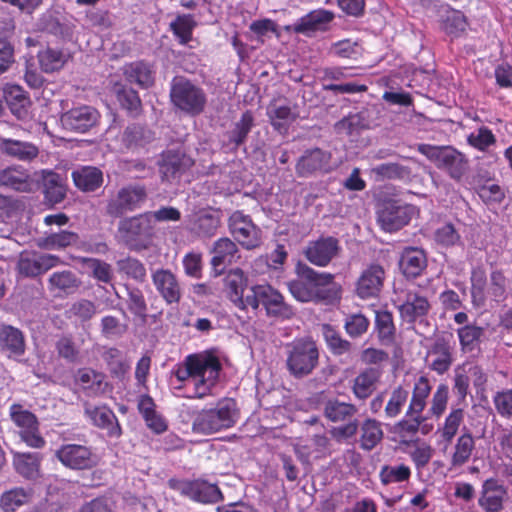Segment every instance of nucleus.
<instances>
[{"mask_svg":"<svg viewBox=\"0 0 512 512\" xmlns=\"http://www.w3.org/2000/svg\"><path fill=\"white\" fill-rule=\"evenodd\" d=\"M0 147L4 153L20 161L30 162L39 155V148L30 142L4 139Z\"/></svg>","mask_w":512,"mask_h":512,"instance_id":"obj_38","label":"nucleus"},{"mask_svg":"<svg viewBox=\"0 0 512 512\" xmlns=\"http://www.w3.org/2000/svg\"><path fill=\"white\" fill-rule=\"evenodd\" d=\"M168 484L173 490L179 491L182 495L198 502L214 503L221 498L219 488L206 481H183L170 479Z\"/></svg>","mask_w":512,"mask_h":512,"instance_id":"obj_17","label":"nucleus"},{"mask_svg":"<svg viewBox=\"0 0 512 512\" xmlns=\"http://www.w3.org/2000/svg\"><path fill=\"white\" fill-rule=\"evenodd\" d=\"M151 278L156 290L167 304L180 301L181 287L176 276L170 270L157 269L152 273Z\"/></svg>","mask_w":512,"mask_h":512,"instance_id":"obj_25","label":"nucleus"},{"mask_svg":"<svg viewBox=\"0 0 512 512\" xmlns=\"http://www.w3.org/2000/svg\"><path fill=\"white\" fill-rule=\"evenodd\" d=\"M0 185L19 192H31L32 180L25 169L18 166L8 167L0 171Z\"/></svg>","mask_w":512,"mask_h":512,"instance_id":"obj_35","label":"nucleus"},{"mask_svg":"<svg viewBox=\"0 0 512 512\" xmlns=\"http://www.w3.org/2000/svg\"><path fill=\"white\" fill-rule=\"evenodd\" d=\"M382 375L379 367H369L361 371L353 380L352 392L359 400L369 398L376 390L377 383Z\"/></svg>","mask_w":512,"mask_h":512,"instance_id":"obj_31","label":"nucleus"},{"mask_svg":"<svg viewBox=\"0 0 512 512\" xmlns=\"http://www.w3.org/2000/svg\"><path fill=\"white\" fill-rule=\"evenodd\" d=\"M170 98L175 107L191 116L202 113L206 105L204 91L183 77L173 79Z\"/></svg>","mask_w":512,"mask_h":512,"instance_id":"obj_7","label":"nucleus"},{"mask_svg":"<svg viewBox=\"0 0 512 512\" xmlns=\"http://www.w3.org/2000/svg\"><path fill=\"white\" fill-rule=\"evenodd\" d=\"M334 14L328 10L318 9L301 17L294 25L295 33L310 36L316 31L326 30L327 25L333 20Z\"/></svg>","mask_w":512,"mask_h":512,"instance_id":"obj_29","label":"nucleus"},{"mask_svg":"<svg viewBox=\"0 0 512 512\" xmlns=\"http://www.w3.org/2000/svg\"><path fill=\"white\" fill-rule=\"evenodd\" d=\"M417 150L454 180L459 181L468 169L465 155L451 146L419 144Z\"/></svg>","mask_w":512,"mask_h":512,"instance_id":"obj_4","label":"nucleus"},{"mask_svg":"<svg viewBox=\"0 0 512 512\" xmlns=\"http://www.w3.org/2000/svg\"><path fill=\"white\" fill-rule=\"evenodd\" d=\"M431 386L425 376H421L415 383L412 399L407 410V415L421 414L426 405V398L430 394Z\"/></svg>","mask_w":512,"mask_h":512,"instance_id":"obj_51","label":"nucleus"},{"mask_svg":"<svg viewBox=\"0 0 512 512\" xmlns=\"http://www.w3.org/2000/svg\"><path fill=\"white\" fill-rule=\"evenodd\" d=\"M225 291L229 299L239 308L245 309L247 303L243 296L247 286V278L240 268L230 270L224 278Z\"/></svg>","mask_w":512,"mask_h":512,"instance_id":"obj_32","label":"nucleus"},{"mask_svg":"<svg viewBox=\"0 0 512 512\" xmlns=\"http://www.w3.org/2000/svg\"><path fill=\"white\" fill-rule=\"evenodd\" d=\"M254 126V116L251 111H245L241 118L234 124L232 130L228 132L229 143L235 148L242 145L252 127Z\"/></svg>","mask_w":512,"mask_h":512,"instance_id":"obj_49","label":"nucleus"},{"mask_svg":"<svg viewBox=\"0 0 512 512\" xmlns=\"http://www.w3.org/2000/svg\"><path fill=\"white\" fill-rule=\"evenodd\" d=\"M237 420V412L233 401L219 403L215 408L202 410L193 421L196 433L212 434L231 428Z\"/></svg>","mask_w":512,"mask_h":512,"instance_id":"obj_5","label":"nucleus"},{"mask_svg":"<svg viewBox=\"0 0 512 512\" xmlns=\"http://www.w3.org/2000/svg\"><path fill=\"white\" fill-rule=\"evenodd\" d=\"M149 221L142 215L120 221L118 232L123 242L133 250H139L138 240L148 234Z\"/></svg>","mask_w":512,"mask_h":512,"instance_id":"obj_26","label":"nucleus"},{"mask_svg":"<svg viewBox=\"0 0 512 512\" xmlns=\"http://www.w3.org/2000/svg\"><path fill=\"white\" fill-rule=\"evenodd\" d=\"M75 186L83 192H93L103 184V173L97 167L83 166L72 172Z\"/></svg>","mask_w":512,"mask_h":512,"instance_id":"obj_34","label":"nucleus"},{"mask_svg":"<svg viewBox=\"0 0 512 512\" xmlns=\"http://www.w3.org/2000/svg\"><path fill=\"white\" fill-rule=\"evenodd\" d=\"M340 250L339 240L335 237L327 236L310 241L304 250V254L310 263L325 267L338 256Z\"/></svg>","mask_w":512,"mask_h":512,"instance_id":"obj_19","label":"nucleus"},{"mask_svg":"<svg viewBox=\"0 0 512 512\" xmlns=\"http://www.w3.org/2000/svg\"><path fill=\"white\" fill-rule=\"evenodd\" d=\"M10 416L12 421L20 430L21 439L30 447L41 448L45 444V440L39 433L38 421L36 416L24 410L20 404H13L10 408Z\"/></svg>","mask_w":512,"mask_h":512,"instance_id":"obj_13","label":"nucleus"},{"mask_svg":"<svg viewBox=\"0 0 512 512\" xmlns=\"http://www.w3.org/2000/svg\"><path fill=\"white\" fill-rule=\"evenodd\" d=\"M127 293V308L128 310L137 318L141 320L142 323L147 322V304L144 298L142 291L137 287H132L129 285L124 286Z\"/></svg>","mask_w":512,"mask_h":512,"instance_id":"obj_50","label":"nucleus"},{"mask_svg":"<svg viewBox=\"0 0 512 512\" xmlns=\"http://www.w3.org/2000/svg\"><path fill=\"white\" fill-rule=\"evenodd\" d=\"M124 74L130 83H136L143 88L150 87L154 82L153 72L144 62L129 64L125 67Z\"/></svg>","mask_w":512,"mask_h":512,"instance_id":"obj_45","label":"nucleus"},{"mask_svg":"<svg viewBox=\"0 0 512 512\" xmlns=\"http://www.w3.org/2000/svg\"><path fill=\"white\" fill-rule=\"evenodd\" d=\"M193 165V160L180 148H171L162 152L158 161L162 181L171 182L180 177Z\"/></svg>","mask_w":512,"mask_h":512,"instance_id":"obj_16","label":"nucleus"},{"mask_svg":"<svg viewBox=\"0 0 512 512\" xmlns=\"http://www.w3.org/2000/svg\"><path fill=\"white\" fill-rule=\"evenodd\" d=\"M430 310L431 304L427 297L416 290L407 291L403 303L399 306L400 316L408 324L422 320Z\"/></svg>","mask_w":512,"mask_h":512,"instance_id":"obj_22","label":"nucleus"},{"mask_svg":"<svg viewBox=\"0 0 512 512\" xmlns=\"http://www.w3.org/2000/svg\"><path fill=\"white\" fill-rule=\"evenodd\" d=\"M83 408L84 414L90 419L92 424L106 430L109 437L119 438L121 436L122 431L119 422L113 411L107 406H97L85 401Z\"/></svg>","mask_w":512,"mask_h":512,"instance_id":"obj_21","label":"nucleus"},{"mask_svg":"<svg viewBox=\"0 0 512 512\" xmlns=\"http://www.w3.org/2000/svg\"><path fill=\"white\" fill-rule=\"evenodd\" d=\"M409 396V392L404 389L403 387L399 386L395 388L392 393L391 397L385 407V413L388 417H395L397 416L402 406L406 403Z\"/></svg>","mask_w":512,"mask_h":512,"instance_id":"obj_63","label":"nucleus"},{"mask_svg":"<svg viewBox=\"0 0 512 512\" xmlns=\"http://www.w3.org/2000/svg\"><path fill=\"white\" fill-rule=\"evenodd\" d=\"M483 333V328L473 325H466L458 329V336L462 349L464 351L473 350L475 345L480 341Z\"/></svg>","mask_w":512,"mask_h":512,"instance_id":"obj_59","label":"nucleus"},{"mask_svg":"<svg viewBox=\"0 0 512 512\" xmlns=\"http://www.w3.org/2000/svg\"><path fill=\"white\" fill-rule=\"evenodd\" d=\"M413 213L412 205L403 204L397 200H388L380 206L377 219L382 229L394 232L407 225Z\"/></svg>","mask_w":512,"mask_h":512,"instance_id":"obj_10","label":"nucleus"},{"mask_svg":"<svg viewBox=\"0 0 512 512\" xmlns=\"http://www.w3.org/2000/svg\"><path fill=\"white\" fill-rule=\"evenodd\" d=\"M41 459L39 453H16L13 463L16 471L22 477L35 480L40 477Z\"/></svg>","mask_w":512,"mask_h":512,"instance_id":"obj_39","label":"nucleus"},{"mask_svg":"<svg viewBox=\"0 0 512 512\" xmlns=\"http://www.w3.org/2000/svg\"><path fill=\"white\" fill-rule=\"evenodd\" d=\"M357 413L358 408L354 404L335 398L328 399L323 405V414L329 421L333 423L347 421L345 425L330 430L332 437L338 441L352 438L357 434L359 421L354 418Z\"/></svg>","mask_w":512,"mask_h":512,"instance_id":"obj_3","label":"nucleus"},{"mask_svg":"<svg viewBox=\"0 0 512 512\" xmlns=\"http://www.w3.org/2000/svg\"><path fill=\"white\" fill-rule=\"evenodd\" d=\"M369 112L367 110L360 111L355 114H349L334 125L335 131L338 134H345L351 136L359 133L362 129L370 128L368 120Z\"/></svg>","mask_w":512,"mask_h":512,"instance_id":"obj_41","label":"nucleus"},{"mask_svg":"<svg viewBox=\"0 0 512 512\" xmlns=\"http://www.w3.org/2000/svg\"><path fill=\"white\" fill-rule=\"evenodd\" d=\"M154 140V133L140 124H131L126 127L122 135V142L127 149L136 150L146 146Z\"/></svg>","mask_w":512,"mask_h":512,"instance_id":"obj_37","label":"nucleus"},{"mask_svg":"<svg viewBox=\"0 0 512 512\" xmlns=\"http://www.w3.org/2000/svg\"><path fill=\"white\" fill-rule=\"evenodd\" d=\"M3 94L11 112L19 119L25 118L28 114L27 108L30 104V99L22 87L7 84L3 88Z\"/></svg>","mask_w":512,"mask_h":512,"instance_id":"obj_36","label":"nucleus"},{"mask_svg":"<svg viewBox=\"0 0 512 512\" xmlns=\"http://www.w3.org/2000/svg\"><path fill=\"white\" fill-rule=\"evenodd\" d=\"M330 160L331 154L320 148L307 150L297 161L296 173L299 177H308L318 172H328Z\"/></svg>","mask_w":512,"mask_h":512,"instance_id":"obj_23","label":"nucleus"},{"mask_svg":"<svg viewBox=\"0 0 512 512\" xmlns=\"http://www.w3.org/2000/svg\"><path fill=\"white\" fill-rule=\"evenodd\" d=\"M297 280L288 283L290 293L300 302H332L340 297V286L331 273H319L307 264L296 266Z\"/></svg>","mask_w":512,"mask_h":512,"instance_id":"obj_1","label":"nucleus"},{"mask_svg":"<svg viewBox=\"0 0 512 512\" xmlns=\"http://www.w3.org/2000/svg\"><path fill=\"white\" fill-rule=\"evenodd\" d=\"M100 114L92 106L80 105L73 107L60 117L62 127L74 133H86L97 125Z\"/></svg>","mask_w":512,"mask_h":512,"instance_id":"obj_15","label":"nucleus"},{"mask_svg":"<svg viewBox=\"0 0 512 512\" xmlns=\"http://www.w3.org/2000/svg\"><path fill=\"white\" fill-rule=\"evenodd\" d=\"M222 213L212 207L200 208L187 216V229L199 238H211L221 225Z\"/></svg>","mask_w":512,"mask_h":512,"instance_id":"obj_11","label":"nucleus"},{"mask_svg":"<svg viewBox=\"0 0 512 512\" xmlns=\"http://www.w3.org/2000/svg\"><path fill=\"white\" fill-rule=\"evenodd\" d=\"M431 359L429 367L438 374H444L453 363V347L450 341L444 337L435 339L428 351Z\"/></svg>","mask_w":512,"mask_h":512,"instance_id":"obj_27","label":"nucleus"},{"mask_svg":"<svg viewBox=\"0 0 512 512\" xmlns=\"http://www.w3.org/2000/svg\"><path fill=\"white\" fill-rule=\"evenodd\" d=\"M147 198L146 188L139 184L122 187L107 202L106 213L113 218L135 210Z\"/></svg>","mask_w":512,"mask_h":512,"instance_id":"obj_9","label":"nucleus"},{"mask_svg":"<svg viewBox=\"0 0 512 512\" xmlns=\"http://www.w3.org/2000/svg\"><path fill=\"white\" fill-rule=\"evenodd\" d=\"M79 241L77 233L67 230L47 233L45 237L39 239L38 247L46 250L63 249L76 245Z\"/></svg>","mask_w":512,"mask_h":512,"instance_id":"obj_42","label":"nucleus"},{"mask_svg":"<svg viewBox=\"0 0 512 512\" xmlns=\"http://www.w3.org/2000/svg\"><path fill=\"white\" fill-rule=\"evenodd\" d=\"M56 457L64 466L74 470H88L98 464L97 456L83 445H63L56 451Z\"/></svg>","mask_w":512,"mask_h":512,"instance_id":"obj_18","label":"nucleus"},{"mask_svg":"<svg viewBox=\"0 0 512 512\" xmlns=\"http://www.w3.org/2000/svg\"><path fill=\"white\" fill-rule=\"evenodd\" d=\"M375 326L378 338L381 342L392 343L395 338V325L393 315L389 311H377L375 317Z\"/></svg>","mask_w":512,"mask_h":512,"instance_id":"obj_54","label":"nucleus"},{"mask_svg":"<svg viewBox=\"0 0 512 512\" xmlns=\"http://www.w3.org/2000/svg\"><path fill=\"white\" fill-rule=\"evenodd\" d=\"M195 22L191 15L178 16L170 23V28L181 44H187L192 38Z\"/></svg>","mask_w":512,"mask_h":512,"instance_id":"obj_57","label":"nucleus"},{"mask_svg":"<svg viewBox=\"0 0 512 512\" xmlns=\"http://www.w3.org/2000/svg\"><path fill=\"white\" fill-rule=\"evenodd\" d=\"M67 59L68 56L58 49L46 48L38 53L40 67L46 73L60 70Z\"/></svg>","mask_w":512,"mask_h":512,"instance_id":"obj_52","label":"nucleus"},{"mask_svg":"<svg viewBox=\"0 0 512 512\" xmlns=\"http://www.w3.org/2000/svg\"><path fill=\"white\" fill-rule=\"evenodd\" d=\"M34 175L42 185L47 202L58 204L63 201L66 196V189L59 174L52 170H41Z\"/></svg>","mask_w":512,"mask_h":512,"instance_id":"obj_28","label":"nucleus"},{"mask_svg":"<svg viewBox=\"0 0 512 512\" xmlns=\"http://www.w3.org/2000/svg\"><path fill=\"white\" fill-rule=\"evenodd\" d=\"M474 449V439L471 434L466 433L460 436L455 445V452L452 456V465L461 466L465 464Z\"/></svg>","mask_w":512,"mask_h":512,"instance_id":"obj_56","label":"nucleus"},{"mask_svg":"<svg viewBox=\"0 0 512 512\" xmlns=\"http://www.w3.org/2000/svg\"><path fill=\"white\" fill-rule=\"evenodd\" d=\"M322 333L333 354L343 355L351 350V343L348 340L343 339L331 325L323 324Z\"/></svg>","mask_w":512,"mask_h":512,"instance_id":"obj_55","label":"nucleus"},{"mask_svg":"<svg viewBox=\"0 0 512 512\" xmlns=\"http://www.w3.org/2000/svg\"><path fill=\"white\" fill-rule=\"evenodd\" d=\"M211 253V266L215 276L224 273L227 266L235 264L241 258L240 250L236 243L228 237H222L213 243Z\"/></svg>","mask_w":512,"mask_h":512,"instance_id":"obj_20","label":"nucleus"},{"mask_svg":"<svg viewBox=\"0 0 512 512\" xmlns=\"http://www.w3.org/2000/svg\"><path fill=\"white\" fill-rule=\"evenodd\" d=\"M62 263L60 257L47 253L22 252L17 260L16 270L26 278H35Z\"/></svg>","mask_w":512,"mask_h":512,"instance_id":"obj_12","label":"nucleus"},{"mask_svg":"<svg viewBox=\"0 0 512 512\" xmlns=\"http://www.w3.org/2000/svg\"><path fill=\"white\" fill-rule=\"evenodd\" d=\"M361 447L364 450H372L383 438L381 425L375 419H366L361 426Z\"/></svg>","mask_w":512,"mask_h":512,"instance_id":"obj_47","label":"nucleus"},{"mask_svg":"<svg viewBox=\"0 0 512 512\" xmlns=\"http://www.w3.org/2000/svg\"><path fill=\"white\" fill-rule=\"evenodd\" d=\"M319 364V349L316 342L310 338H300L287 345L286 367L296 379H302L312 374Z\"/></svg>","mask_w":512,"mask_h":512,"instance_id":"obj_2","label":"nucleus"},{"mask_svg":"<svg viewBox=\"0 0 512 512\" xmlns=\"http://www.w3.org/2000/svg\"><path fill=\"white\" fill-rule=\"evenodd\" d=\"M229 228L243 248L252 250L261 245V230L241 211H235L230 216Z\"/></svg>","mask_w":512,"mask_h":512,"instance_id":"obj_14","label":"nucleus"},{"mask_svg":"<svg viewBox=\"0 0 512 512\" xmlns=\"http://www.w3.org/2000/svg\"><path fill=\"white\" fill-rule=\"evenodd\" d=\"M33 490L23 487H14L5 491L0 497V507L5 512H14L17 508L27 504L32 497Z\"/></svg>","mask_w":512,"mask_h":512,"instance_id":"obj_43","label":"nucleus"},{"mask_svg":"<svg viewBox=\"0 0 512 512\" xmlns=\"http://www.w3.org/2000/svg\"><path fill=\"white\" fill-rule=\"evenodd\" d=\"M371 171L381 179L404 178L409 175V169L397 163H383L373 167Z\"/></svg>","mask_w":512,"mask_h":512,"instance_id":"obj_60","label":"nucleus"},{"mask_svg":"<svg viewBox=\"0 0 512 512\" xmlns=\"http://www.w3.org/2000/svg\"><path fill=\"white\" fill-rule=\"evenodd\" d=\"M426 265V254L422 249L407 247L402 252L399 266L405 276L411 278L419 276Z\"/></svg>","mask_w":512,"mask_h":512,"instance_id":"obj_33","label":"nucleus"},{"mask_svg":"<svg viewBox=\"0 0 512 512\" xmlns=\"http://www.w3.org/2000/svg\"><path fill=\"white\" fill-rule=\"evenodd\" d=\"M267 115L270 119L271 125L278 132L286 130L287 124L297 118L296 113H294L289 106L277 105L276 103H271L268 106Z\"/></svg>","mask_w":512,"mask_h":512,"instance_id":"obj_46","label":"nucleus"},{"mask_svg":"<svg viewBox=\"0 0 512 512\" xmlns=\"http://www.w3.org/2000/svg\"><path fill=\"white\" fill-rule=\"evenodd\" d=\"M185 365L188 366L195 381L196 397L202 398L218 378L221 369L218 358L211 354H193L186 358Z\"/></svg>","mask_w":512,"mask_h":512,"instance_id":"obj_6","label":"nucleus"},{"mask_svg":"<svg viewBox=\"0 0 512 512\" xmlns=\"http://www.w3.org/2000/svg\"><path fill=\"white\" fill-rule=\"evenodd\" d=\"M410 475V468L404 464L398 466L385 465L381 468L379 474L380 480L384 485L407 481Z\"/></svg>","mask_w":512,"mask_h":512,"instance_id":"obj_58","label":"nucleus"},{"mask_svg":"<svg viewBox=\"0 0 512 512\" xmlns=\"http://www.w3.org/2000/svg\"><path fill=\"white\" fill-rule=\"evenodd\" d=\"M82 264L97 281L105 284L111 283L113 270L109 263L97 258H83Z\"/></svg>","mask_w":512,"mask_h":512,"instance_id":"obj_53","label":"nucleus"},{"mask_svg":"<svg viewBox=\"0 0 512 512\" xmlns=\"http://www.w3.org/2000/svg\"><path fill=\"white\" fill-rule=\"evenodd\" d=\"M503 494L504 490L494 480H487L483 485L479 505L486 512H499L503 508Z\"/></svg>","mask_w":512,"mask_h":512,"instance_id":"obj_40","label":"nucleus"},{"mask_svg":"<svg viewBox=\"0 0 512 512\" xmlns=\"http://www.w3.org/2000/svg\"><path fill=\"white\" fill-rule=\"evenodd\" d=\"M117 98L124 109L131 113H139L141 109V100L135 90L123 87L117 91Z\"/></svg>","mask_w":512,"mask_h":512,"instance_id":"obj_61","label":"nucleus"},{"mask_svg":"<svg viewBox=\"0 0 512 512\" xmlns=\"http://www.w3.org/2000/svg\"><path fill=\"white\" fill-rule=\"evenodd\" d=\"M493 402L499 415L512 419V389L497 392Z\"/></svg>","mask_w":512,"mask_h":512,"instance_id":"obj_64","label":"nucleus"},{"mask_svg":"<svg viewBox=\"0 0 512 512\" xmlns=\"http://www.w3.org/2000/svg\"><path fill=\"white\" fill-rule=\"evenodd\" d=\"M384 268L379 264H371L361 273L356 283V293L362 299L376 297L383 287Z\"/></svg>","mask_w":512,"mask_h":512,"instance_id":"obj_24","label":"nucleus"},{"mask_svg":"<svg viewBox=\"0 0 512 512\" xmlns=\"http://www.w3.org/2000/svg\"><path fill=\"white\" fill-rule=\"evenodd\" d=\"M344 327L349 336L359 337L367 331L369 320L363 314H351L346 317Z\"/></svg>","mask_w":512,"mask_h":512,"instance_id":"obj_62","label":"nucleus"},{"mask_svg":"<svg viewBox=\"0 0 512 512\" xmlns=\"http://www.w3.org/2000/svg\"><path fill=\"white\" fill-rule=\"evenodd\" d=\"M117 271L136 282L143 283L147 278L144 264L137 258L127 256L116 261Z\"/></svg>","mask_w":512,"mask_h":512,"instance_id":"obj_48","label":"nucleus"},{"mask_svg":"<svg viewBox=\"0 0 512 512\" xmlns=\"http://www.w3.org/2000/svg\"><path fill=\"white\" fill-rule=\"evenodd\" d=\"M80 284V279L70 270L56 271L48 278V285L51 291L71 293L75 291Z\"/></svg>","mask_w":512,"mask_h":512,"instance_id":"obj_44","label":"nucleus"},{"mask_svg":"<svg viewBox=\"0 0 512 512\" xmlns=\"http://www.w3.org/2000/svg\"><path fill=\"white\" fill-rule=\"evenodd\" d=\"M247 306L257 309L263 305L268 316L291 318L293 309L288 305L283 296L270 285H256L245 296Z\"/></svg>","mask_w":512,"mask_h":512,"instance_id":"obj_8","label":"nucleus"},{"mask_svg":"<svg viewBox=\"0 0 512 512\" xmlns=\"http://www.w3.org/2000/svg\"><path fill=\"white\" fill-rule=\"evenodd\" d=\"M0 351L8 357H18L25 352V339L21 330L11 325H0Z\"/></svg>","mask_w":512,"mask_h":512,"instance_id":"obj_30","label":"nucleus"}]
</instances>
